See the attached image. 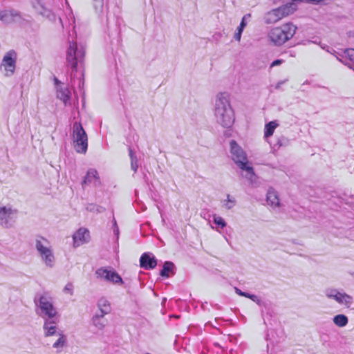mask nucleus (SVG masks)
<instances>
[{
  "mask_svg": "<svg viewBox=\"0 0 354 354\" xmlns=\"http://www.w3.org/2000/svg\"><path fill=\"white\" fill-rule=\"evenodd\" d=\"M214 115L216 122L224 128L229 129L234 123V109L228 99L223 95L216 100Z\"/></svg>",
  "mask_w": 354,
  "mask_h": 354,
  "instance_id": "1",
  "label": "nucleus"
},
{
  "mask_svg": "<svg viewBox=\"0 0 354 354\" xmlns=\"http://www.w3.org/2000/svg\"><path fill=\"white\" fill-rule=\"evenodd\" d=\"M230 147L232 160L240 169L246 172L245 177L252 181V178L255 176V173L253 167L250 165L245 151L234 140H230Z\"/></svg>",
  "mask_w": 354,
  "mask_h": 354,
  "instance_id": "2",
  "label": "nucleus"
},
{
  "mask_svg": "<svg viewBox=\"0 0 354 354\" xmlns=\"http://www.w3.org/2000/svg\"><path fill=\"white\" fill-rule=\"evenodd\" d=\"M297 28L292 22L286 23L280 27L272 28L268 37L275 46H281L290 40L296 32Z\"/></svg>",
  "mask_w": 354,
  "mask_h": 354,
  "instance_id": "3",
  "label": "nucleus"
},
{
  "mask_svg": "<svg viewBox=\"0 0 354 354\" xmlns=\"http://www.w3.org/2000/svg\"><path fill=\"white\" fill-rule=\"evenodd\" d=\"M85 55V48L82 44H78L76 41H68L66 50V63L73 71H77V64L82 63Z\"/></svg>",
  "mask_w": 354,
  "mask_h": 354,
  "instance_id": "4",
  "label": "nucleus"
},
{
  "mask_svg": "<svg viewBox=\"0 0 354 354\" xmlns=\"http://www.w3.org/2000/svg\"><path fill=\"white\" fill-rule=\"evenodd\" d=\"M72 136L75 151L85 153L88 149V136L80 122L73 124Z\"/></svg>",
  "mask_w": 354,
  "mask_h": 354,
  "instance_id": "5",
  "label": "nucleus"
},
{
  "mask_svg": "<svg viewBox=\"0 0 354 354\" xmlns=\"http://www.w3.org/2000/svg\"><path fill=\"white\" fill-rule=\"evenodd\" d=\"M34 302L37 307L36 314L42 318H54L57 312L53 304L44 295H38L34 298Z\"/></svg>",
  "mask_w": 354,
  "mask_h": 354,
  "instance_id": "6",
  "label": "nucleus"
},
{
  "mask_svg": "<svg viewBox=\"0 0 354 354\" xmlns=\"http://www.w3.org/2000/svg\"><path fill=\"white\" fill-rule=\"evenodd\" d=\"M106 33L111 46L112 51L114 48H118L121 43L120 28L119 19L116 17H113L112 21L107 17Z\"/></svg>",
  "mask_w": 354,
  "mask_h": 354,
  "instance_id": "7",
  "label": "nucleus"
},
{
  "mask_svg": "<svg viewBox=\"0 0 354 354\" xmlns=\"http://www.w3.org/2000/svg\"><path fill=\"white\" fill-rule=\"evenodd\" d=\"M325 295L328 299H334L337 303L349 308L353 303V297L344 292H339L335 288H328Z\"/></svg>",
  "mask_w": 354,
  "mask_h": 354,
  "instance_id": "8",
  "label": "nucleus"
},
{
  "mask_svg": "<svg viewBox=\"0 0 354 354\" xmlns=\"http://www.w3.org/2000/svg\"><path fill=\"white\" fill-rule=\"evenodd\" d=\"M95 275L97 278L103 279L115 284H122L124 283L120 275L111 268L101 267L95 271Z\"/></svg>",
  "mask_w": 354,
  "mask_h": 354,
  "instance_id": "9",
  "label": "nucleus"
},
{
  "mask_svg": "<svg viewBox=\"0 0 354 354\" xmlns=\"http://www.w3.org/2000/svg\"><path fill=\"white\" fill-rule=\"evenodd\" d=\"M17 218V210L6 206L0 207V225L4 228L13 227Z\"/></svg>",
  "mask_w": 354,
  "mask_h": 354,
  "instance_id": "10",
  "label": "nucleus"
},
{
  "mask_svg": "<svg viewBox=\"0 0 354 354\" xmlns=\"http://www.w3.org/2000/svg\"><path fill=\"white\" fill-rule=\"evenodd\" d=\"M17 61V53L14 50H10L4 55L1 67H4L6 71L5 75L12 76L15 70Z\"/></svg>",
  "mask_w": 354,
  "mask_h": 354,
  "instance_id": "11",
  "label": "nucleus"
},
{
  "mask_svg": "<svg viewBox=\"0 0 354 354\" xmlns=\"http://www.w3.org/2000/svg\"><path fill=\"white\" fill-rule=\"evenodd\" d=\"M35 248L46 266L50 268L53 267L55 257L52 250L45 247L40 240L36 241Z\"/></svg>",
  "mask_w": 354,
  "mask_h": 354,
  "instance_id": "12",
  "label": "nucleus"
},
{
  "mask_svg": "<svg viewBox=\"0 0 354 354\" xmlns=\"http://www.w3.org/2000/svg\"><path fill=\"white\" fill-rule=\"evenodd\" d=\"M73 246L79 247L90 241L89 230L84 227H80L73 236Z\"/></svg>",
  "mask_w": 354,
  "mask_h": 354,
  "instance_id": "13",
  "label": "nucleus"
},
{
  "mask_svg": "<svg viewBox=\"0 0 354 354\" xmlns=\"http://www.w3.org/2000/svg\"><path fill=\"white\" fill-rule=\"evenodd\" d=\"M157 266V259L151 252H144L140 258V266L145 270H151Z\"/></svg>",
  "mask_w": 354,
  "mask_h": 354,
  "instance_id": "14",
  "label": "nucleus"
},
{
  "mask_svg": "<svg viewBox=\"0 0 354 354\" xmlns=\"http://www.w3.org/2000/svg\"><path fill=\"white\" fill-rule=\"evenodd\" d=\"M19 16V12L14 9L0 10V21L6 24L12 23L15 17Z\"/></svg>",
  "mask_w": 354,
  "mask_h": 354,
  "instance_id": "15",
  "label": "nucleus"
},
{
  "mask_svg": "<svg viewBox=\"0 0 354 354\" xmlns=\"http://www.w3.org/2000/svg\"><path fill=\"white\" fill-rule=\"evenodd\" d=\"M93 180L94 181V185L95 187H98L101 185V181L100 180L97 171L95 169H90L88 170L86 176L84 178L82 183V186L91 183L93 182Z\"/></svg>",
  "mask_w": 354,
  "mask_h": 354,
  "instance_id": "16",
  "label": "nucleus"
},
{
  "mask_svg": "<svg viewBox=\"0 0 354 354\" xmlns=\"http://www.w3.org/2000/svg\"><path fill=\"white\" fill-rule=\"evenodd\" d=\"M175 264L169 261H167L163 263L162 268L160 270L159 274L163 278H169L176 273Z\"/></svg>",
  "mask_w": 354,
  "mask_h": 354,
  "instance_id": "17",
  "label": "nucleus"
},
{
  "mask_svg": "<svg viewBox=\"0 0 354 354\" xmlns=\"http://www.w3.org/2000/svg\"><path fill=\"white\" fill-rule=\"evenodd\" d=\"M235 292L241 297H244L251 299L252 301L256 303L259 306H265V302L262 301L258 296L254 294H252L248 292L242 291L241 289L235 287Z\"/></svg>",
  "mask_w": 354,
  "mask_h": 354,
  "instance_id": "18",
  "label": "nucleus"
},
{
  "mask_svg": "<svg viewBox=\"0 0 354 354\" xmlns=\"http://www.w3.org/2000/svg\"><path fill=\"white\" fill-rule=\"evenodd\" d=\"M266 201L268 204L272 207H279L280 201L277 192L272 188L268 191L266 195Z\"/></svg>",
  "mask_w": 354,
  "mask_h": 354,
  "instance_id": "19",
  "label": "nucleus"
},
{
  "mask_svg": "<svg viewBox=\"0 0 354 354\" xmlns=\"http://www.w3.org/2000/svg\"><path fill=\"white\" fill-rule=\"evenodd\" d=\"M34 8L39 15L46 17V18L50 19L51 17H54L51 10L46 8L44 5L40 1H37L35 4H34Z\"/></svg>",
  "mask_w": 354,
  "mask_h": 354,
  "instance_id": "20",
  "label": "nucleus"
},
{
  "mask_svg": "<svg viewBox=\"0 0 354 354\" xmlns=\"http://www.w3.org/2000/svg\"><path fill=\"white\" fill-rule=\"evenodd\" d=\"M333 322L337 326L342 328L348 324V318L344 314H338L333 317Z\"/></svg>",
  "mask_w": 354,
  "mask_h": 354,
  "instance_id": "21",
  "label": "nucleus"
},
{
  "mask_svg": "<svg viewBox=\"0 0 354 354\" xmlns=\"http://www.w3.org/2000/svg\"><path fill=\"white\" fill-rule=\"evenodd\" d=\"M278 126V124L276 121H270L268 123L266 124L264 129V137L268 138L272 136L274 133V129Z\"/></svg>",
  "mask_w": 354,
  "mask_h": 354,
  "instance_id": "22",
  "label": "nucleus"
},
{
  "mask_svg": "<svg viewBox=\"0 0 354 354\" xmlns=\"http://www.w3.org/2000/svg\"><path fill=\"white\" fill-rule=\"evenodd\" d=\"M129 155L131 159V169L136 173L138 169V159L131 147H129Z\"/></svg>",
  "mask_w": 354,
  "mask_h": 354,
  "instance_id": "23",
  "label": "nucleus"
},
{
  "mask_svg": "<svg viewBox=\"0 0 354 354\" xmlns=\"http://www.w3.org/2000/svg\"><path fill=\"white\" fill-rule=\"evenodd\" d=\"M263 19L266 24H271L279 21V17L277 16V14L272 9L265 15Z\"/></svg>",
  "mask_w": 354,
  "mask_h": 354,
  "instance_id": "24",
  "label": "nucleus"
},
{
  "mask_svg": "<svg viewBox=\"0 0 354 354\" xmlns=\"http://www.w3.org/2000/svg\"><path fill=\"white\" fill-rule=\"evenodd\" d=\"M59 335L58 339L53 344V347L55 348H62L66 345L67 337L63 334L62 331L58 332Z\"/></svg>",
  "mask_w": 354,
  "mask_h": 354,
  "instance_id": "25",
  "label": "nucleus"
},
{
  "mask_svg": "<svg viewBox=\"0 0 354 354\" xmlns=\"http://www.w3.org/2000/svg\"><path fill=\"white\" fill-rule=\"evenodd\" d=\"M97 307L99 308V310H103L104 313H109L111 312L110 304L104 298H100L98 300Z\"/></svg>",
  "mask_w": 354,
  "mask_h": 354,
  "instance_id": "26",
  "label": "nucleus"
},
{
  "mask_svg": "<svg viewBox=\"0 0 354 354\" xmlns=\"http://www.w3.org/2000/svg\"><path fill=\"white\" fill-rule=\"evenodd\" d=\"M246 26H247V22L245 21V16H244L242 18L239 26L237 27L236 32H235L234 36V38L236 41H240L243 31Z\"/></svg>",
  "mask_w": 354,
  "mask_h": 354,
  "instance_id": "27",
  "label": "nucleus"
},
{
  "mask_svg": "<svg viewBox=\"0 0 354 354\" xmlns=\"http://www.w3.org/2000/svg\"><path fill=\"white\" fill-rule=\"evenodd\" d=\"M57 97L64 102L65 104L70 100V91L67 88L57 91Z\"/></svg>",
  "mask_w": 354,
  "mask_h": 354,
  "instance_id": "28",
  "label": "nucleus"
},
{
  "mask_svg": "<svg viewBox=\"0 0 354 354\" xmlns=\"http://www.w3.org/2000/svg\"><path fill=\"white\" fill-rule=\"evenodd\" d=\"M86 209L88 212L97 213H102L106 210V209L104 207L93 203L88 204Z\"/></svg>",
  "mask_w": 354,
  "mask_h": 354,
  "instance_id": "29",
  "label": "nucleus"
},
{
  "mask_svg": "<svg viewBox=\"0 0 354 354\" xmlns=\"http://www.w3.org/2000/svg\"><path fill=\"white\" fill-rule=\"evenodd\" d=\"M212 221L217 228L223 229L227 225L225 221L222 217L216 215L213 216Z\"/></svg>",
  "mask_w": 354,
  "mask_h": 354,
  "instance_id": "30",
  "label": "nucleus"
},
{
  "mask_svg": "<svg viewBox=\"0 0 354 354\" xmlns=\"http://www.w3.org/2000/svg\"><path fill=\"white\" fill-rule=\"evenodd\" d=\"M105 0H93V7L95 11L100 14L102 13L104 9Z\"/></svg>",
  "mask_w": 354,
  "mask_h": 354,
  "instance_id": "31",
  "label": "nucleus"
},
{
  "mask_svg": "<svg viewBox=\"0 0 354 354\" xmlns=\"http://www.w3.org/2000/svg\"><path fill=\"white\" fill-rule=\"evenodd\" d=\"M93 325L98 329H102L106 325V320L104 319H100L97 316H93L92 318Z\"/></svg>",
  "mask_w": 354,
  "mask_h": 354,
  "instance_id": "32",
  "label": "nucleus"
},
{
  "mask_svg": "<svg viewBox=\"0 0 354 354\" xmlns=\"http://www.w3.org/2000/svg\"><path fill=\"white\" fill-rule=\"evenodd\" d=\"M44 330L45 337L52 336L58 333H57L56 326H49L48 328H44Z\"/></svg>",
  "mask_w": 354,
  "mask_h": 354,
  "instance_id": "33",
  "label": "nucleus"
},
{
  "mask_svg": "<svg viewBox=\"0 0 354 354\" xmlns=\"http://www.w3.org/2000/svg\"><path fill=\"white\" fill-rule=\"evenodd\" d=\"M345 57L354 62V48H346L344 51Z\"/></svg>",
  "mask_w": 354,
  "mask_h": 354,
  "instance_id": "34",
  "label": "nucleus"
},
{
  "mask_svg": "<svg viewBox=\"0 0 354 354\" xmlns=\"http://www.w3.org/2000/svg\"><path fill=\"white\" fill-rule=\"evenodd\" d=\"M236 204V200L231 197L230 194L227 195V203L225 204V207L227 209H232Z\"/></svg>",
  "mask_w": 354,
  "mask_h": 354,
  "instance_id": "35",
  "label": "nucleus"
},
{
  "mask_svg": "<svg viewBox=\"0 0 354 354\" xmlns=\"http://www.w3.org/2000/svg\"><path fill=\"white\" fill-rule=\"evenodd\" d=\"M45 322L43 326V328H48L49 326H56V322L53 318L46 317Z\"/></svg>",
  "mask_w": 354,
  "mask_h": 354,
  "instance_id": "36",
  "label": "nucleus"
},
{
  "mask_svg": "<svg viewBox=\"0 0 354 354\" xmlns=\"http://www.w3.org/2000/svg\"><path fill=\"white\" fill-rule=\"evenodd\" d=\"M73 284L71 283H68L64 287V290L65 292H68L70 295H73Z\"/></svg>",
  "mask_w": 354,
  "mask_h": 354,
  "instance_id": "37",
  "label": "nucleus"
},
{
  "mask_svg": "<svg viewBox=\"0 0 354 354\" xmlns=\"http://www.w3.org/2000/svg\"><path fill=\"white\" fill-rule=\"evenodd\" d=\"M283 62V59H277L274 60V61L271 63V64H270V67H274V66H279V65H281Z\"/></svg>",
  "mask_w": 354,
  "mask_h": 354,
  "instance_id": "38",
  "label": "nucleus"
},
{
  "mask_svg": "<svg viewBox=\"0 0 354 354\" xmlns=\"http://www.w3.org/2000/svg\"><path fill=\"white\" fill-rule=\"evenodd\" d=\"M107 313H104L103 310H100L99 313H97L94 316H97L98 319H103L105 315Z\"/></svg>",
  "mask_w": 354,
  "mask_h": 354,
  "instance_id": "39",
  "label": "nucleus"
},
{
  "mask_svg": "<svg viewBox=\"0 0 354 354\" xmlns=\"http://www.w3.org/2000/svg\"><path fill=\"white\" fill-rule=\"evenodd\" d=\"M336 57H337V59L339 62H341L342 63H343L344 65L348 66V67L351 68V66L350 64H349L348 62H347V61H346V60H343V59H342L339 58L337 56H336Z\"/></svg>",
  "mask_w": 354,
  "mask_h": 354,
  "instance_id": "40",
  "label": "nucleus"
},
{
  "mask_svg": "<svg viewBox=\"0 0 354 354\" xmlns=\"http://www.w3.org/2000/svg\"><path fill=\"white\" fill-rule=\"evenodd\" d=\"M285 82H286V80L279 82L277 84V85H276L275 88H276L277 89L280 88L281 86L283 84H284Z\"/></svg>",
  "mask_w": 354,
  "mask_h": 354,
  "instance_id": "41",
  "label": "nucleus"
},
{
  "mask_svg": "<svg viewBox=\"0 0 354 354\" xmlns=\"http://www.w3.org/2000/svg\"><path fill=\"white\" fill-rule=\"evenodd\" d=\"M113 229L114 234L118 237V235H119V228H118V226H116L115 228H113Z\"/></svg>",
  "mask_w": 354,
  "mask_h": 354,
  "instance_id": "42",
  "label": "nucleus"
},
{
  "mask_svg": "<svg viewBox=\"0 0 354 354\" xmlns=\"http://www.w3.org/2000/svg\"><path fill=\"white\" fill-rule=\"evenodd\" d=\"M116 226H118V224H117L116 220L113 217V228H115Z\"/></svg>",
  "mask_w": 354,
  "mask_h": 354,
  "instance_id": "43",
  "label": "nucleus"
},
{
  "mask_svg": "<svg viewBox=\"0 0 354 354\" xmlns=\"http://www.w3.org/2000/svg\"><path fill=\"white\" fill-rule=\"evenodd\" d=\"M326 51H328V53H331V54H334L335 53H336V52H335V50H333V48H328V49H326Z\"/></svg>",
  "mask_w": 354,
  "mask_h": 354,
  "instance_id": "44",
  "label": "nucleus"
},
{
  "mask_svg": "<svg viewBox=\"0 0 354 354\" xmlns=\"http://www.w3.org/2000/svg\"><path fill=\"white\" fill-rule=\"evenodd\" d=\"M326 51H328V53H331V54H334L335 53H336V52H335V50H333V48H328V49H326Z\"/></svg>",
  "mask_w": 354,
  "mask_h": 354,
  "instance_id": "45",
  "label": "nucleus"
},
{
  "mask_svg": "<svg viewBox=\"0 0 354 354\" xmlns=\"http://www.w3.org/2000/svg\"><path fill=\"white\" fill-rule=\"evenodd\" d=\"M54 81H55V84L56 85H58V84H59L61 83L60 81L57 77L54 78Z\"/></svg>",
  "mask_w": 354,
  "mask_h": 354,
  "instance_id": "46",
  "label": "nucleus"
},
{
  "mask_svg": "<svg viewBox=\"0 0 354 354\" xmlns=\"http://www.w3.org/2000/svg\"><path fill=\"white\" fill-rule=\"evenodd\" d=\"M320 46H321V48H322V49L326 50V49H328V48H330L328 46H327V45H326V44H325V45H324V46H322V45H320Z\"/></svg>",
  "mask_w": 354,
  "mask_h": 354,
  "instance_id": "47",
  "label": "nucleus"
},
{
  "mask_svg": "<svg viewBox=\"0 0 354 354\" xmlns=\"http://www.w3.org/2000/svg\"><path fill=\"white\" fill-rule=\"evenodd\" d=\"M311 42H312V41H310V40H308V41H306V43H308V44H310V43H311ZM313 43H315V44H319V45H321L319 43H317V41H313Z\"/></svg>",
  "mask_w": 354,
  "mask_h": 354,
  "instance_id": "48",
  "label": "nucleus"
},
{
  "mask_svg": "<svg viewBox=\"0 0 354 354\" xmlns=\"http://www.w3.org/2000/svg\"><path fill=\"white\" fill-rule=\"evenodd\" d=\"M281 0H272L273 1V3L276 4L277 3H279Z\"/></svg>",
  "mask_w": 354,
  "mask_h": 354,
  "instance_id": "49",
  "label": "nucleus"
},
{
  "mask_svg": "<svg viewBox=\"0 0 354 354\" xmlns=\"http://www.w3.org/2000/svg\"><path fill=\"white\" fill-rule=\"evenodd\" d=\"M81 83H82V86H83V85H84V81L81 82V80H80L79 86H80V88H81Z\"/></svg>",
  "mask_w": 354,
  "mask_h": 354,
  "instance_id": "50",
  "label": "nucleus"
},
{
  "mask_svg": "<svg viewBox=\"0 0 354 354\" xmlns=\"http://www.w3.org/2000/svg\"><path fill=\"white\" fill-rule=\"evenodd\" d=\"M225 136H230V133H229L227 131H225Z\"/></svg>",
  "mask_w": 354,
  "mask_h": 354,
  "instance_id": "51",
  "label": "nucleus"
},
{
  "mask_svg": "<svg viewBox=\"0 0 354 354\" xmlns=\"http://www.w3.org/2000/svg\"><path fill=\"white\" fill-rule=\"evenodd\" d=\"M350 37H353L354 38V32L353 33L350 32Z\"/></svg>",
  "mask_w": 354,
  "mask_h": 354,
  "instance_id": "52",
  "label": "nucleus"
},
{
  "mask_svg": "<svg viewBox=\"0 0 354 354\" xmlns=\"http://www.w3.org/2000/svg\"><path fill=\"white\" fill-rule=\"evenodd\" d=\"M301 44V43H299V42H297V44ZM301 44H306V42H302Z\"/></svg>",
  "mask_w": 354,
  "mask_h": 354,
  "instance_id": "53",
  "label": "nucleus"
}]
</instances>
